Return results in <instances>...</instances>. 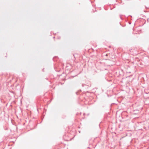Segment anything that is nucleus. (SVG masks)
<instances>
[{
  "label": "nucleus",
  "instance_id": "f257e3e1",
  "mask_svg": "<svg viewBox=\"0 0 149 149\" xmlns=\"http://www.w3.org/2000/svg\"><path fill=\"white\" fill-rule=\"evenodd\" d=\"M122 15H120V18L121 19V16H122Z\"/></svg>",
  "mask_w": 149,
  "mask_h": 149
},
{
  "label": "nucleus",
  "instance_id": "f03ea898",
  "mask_svg": "<svg viewBox=\"0 0 149 149\" xmlns=\"http://www.w3.org/2000/svg\"><path fill=\"white\" fill-rule=\"evenodd\" d=\"M79 133H80V131H79Z\"/></svg>",
  "mask_w": 149,
  "mask_h": 149
},
{
  "label": "nucleus",
  "instance_id": "7ed1b4c3",
  "mask_svg": "<svg viewBox=\"0 0 149 149\" xmlns=\"http://www.w3.org/2000/svg\"><path fill=\"white\" fill-rule=\"evenodd\" d=\"M106 56H107V54H106Z\"/></svg>",
  "mask_w": 149,
  "mask_h": 149
}]
</instances>
